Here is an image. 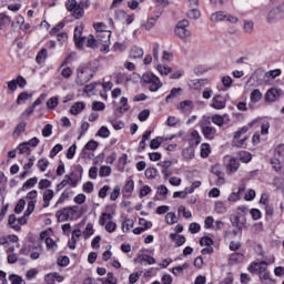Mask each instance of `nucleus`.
<instances>
[{
  "instance_id": "nucleus-1",
  "label": "nucleus",
  "mask_w": 284,
  "mask_h": 284,
  "mask_svg": "<svg viewBox=\"0 0 284 284\" xmlns=\"http://www.w3.org/2000/svg\"><path fill=\"white\" fill-rule=\"evenodd\" d=\"M284 19V2L270 8L266 13L267 23H277Z\"/></svg>"
},
{
  "instance_id": "nucleus-2",
  "label": "nucleus",
  "mask_w": 284,
  "mask_h": 284,
  "mask_svg": "<svg viewBox=\"0 0 284 284\" xmlns=\"http://www.w3.org/2000/svg\"><path fill=\"white\" fill-rule=\"evenodd\" d=\"M200 128L206 141H214L216 139V128L212 126V121H210V116L204 118L203 121L200 122Z\"/></svg>"
},
{
  "instance_id": "nucleus-3",
  "label": "nucleus",
  "mask_w": 284,
  "mask_h": 284,
  "mask_svg": "<svg viewBox=\"0 0 284 284\" xmlns=\"http://www.w3.org/2000/svg\"><path fill=\"white\" fill-rule=\"evenodd\" d=\"M248 272L257 273L260 281H270V271H267V262H255L248 266Z\"/></svg>"
},
{
  "instance_id": "nucleus-4",
  "label": "nucleus",
  "mask_w": 284,
  "mask_h": 284,
  "mask_svg": "<svg viewBox=\"0 0 284 284\" xmlns=\"http://www.w3.org/2000/svg\"><path fill=\"white\" fill-rule=\"evenodd\" d=\"M142 81L143 83H148L150 85V92H159V90L163 88V82H161V79H159V77L152 72L143 73Z\"/></svg>"
},
{
  "instance_id": "nucleus-5",
  "label": "nucleus",
  "mask_w": 284,
  "mask_h": 284,
  "mask_svg": "<svg viewBox=\"0 0 284 284\" xmlns=\"http://www.w3.org/2000/svg\"><path fill=\"white\" fill-rule=\"evenodd\" d=\"M250 130V126H242L239 131L234 132V136H233V146L234 148H247V140L250 139V136H244L243 139H241V136H243V134H247Z\"/></svg>"
},
{
  "instance_id": "nucleus-6",
  "label": "nucleus",
  "mask_w": 284,
  "mask_h": 284,
  "mask_svg": "<svg viewBox=\"0 0 284 284\" xmlns=\"http://www.w3.org/2000/svg\"><path fill=\"white\" fill-rule=\"evenodd\" d=\"M79 206H67L62 210L57 211L55 217L59 223H65V221H72L74 219V214H77V210Z\"/></svg>"
},
{
  "instance_id": "nucleus-7",
  "label": "nucleus",
  "mask_w": 284,
  "mask_h": 284,
  "mask_svg": "<svg viewBox=\"0 0 284 284\" xmlns=\"http://www.w3.org/2000/svg\"><path fill=\"white\" fill-rule=\"evenodd\" d=\"M73 39L75 48H78V50H83V45H85V37H83V26H78L74 28Z\"/></svg>"
},
{
  "instance_id": "nucleus-8",
  "label": "nucleus",
  "mask_w": 284,
  "mask_h": 284,
  "mask_svg": "<svg viewBox=\"0 0 284 284\" xmlns=\"http://www.w3.org/2000/svg\"><path fill=\"white\" fill-rule=\"evenodd\" d=\"M187 26H190V22L187 20H182L178 22L175 27V34L179 37V39H187L190 37V30H187Z\"/></svg>"
},
{
  "instance_id": "nucleus-9",
  "label": "nucleus",
  "mask_w": 284,
  "mask_h": 284,
  "mask_svg": "<svg viewBox=\"0 0 284 284\" xmlns=\"http://www.w3.org/2000/svg\"><path fill=\"white\" fill-rule=\"evenodd\" d=\"M282 95H283V90L272 88L266 92L264 99H265L266 103H274V101H278Z\"/></svg>"
},
{
  "instance_id": "nucleus-10",
  "label": "nucleus",
  "mask_w": 284,
  "mask_h": 284,
  "mask_svg": "<svg viewBox=\"0 0 284 284\" xmlns=\"http://www.w3.org/2000/svg\"><path fill=\"white\" fill-rule=\"evenodd\" d=\"M92 69L89 67H80L78 70V79L81 81V83H88L92 79Z\"/></svg>"
},
{
  "instance_id": "nucleus-11",
  "label": "nucleus",
  "mask_w": 284,
  "mask_h": 284,
  "mask_svg": "<svg viewBox=\"0 0 284 284\" xmlns=\"http://www.w3.org/2000/svg\"><path fill=\"white\" fill-rule=\"evenodd\" d=\"M211 106H213L214 110H223L225 108V99L223 95H215L212 100Z\"/></svg>"
},
{
  "instance_id": "nucleus-12",
  "label": "nucleus",
  "mask_w": 284,
  "mask_h": 284,
  "mask_svg": "<svg viewBox=\"0 0 284 284\" xmlns=\"http://www.w3.org/2000/svg\"><path fill=\"white\" fill-rule=\"evenodd\" d=\"M211 121L212 123H214V125H217L219 128H223V125H225V123H227V121H230V118H227V115H219V114H214L211 116Z\"/></svg>"
},
{
  "instance_id": "nucleus-13",
  "label": "nucleus",
  "mask_w": 284,
  "mask_h": 284,
  "mask_svg": "<svg viewBox=\"0 0 284 284\" xmlns=\"http://www.w3.org/2000/svg\"><path fill=\"white\" fill-rule=\"evenodd\" d=\"M42 199H43L42 207H50V201L54 199V191L51 189H47L43 192Z\"/></svg>"
},
{
  "instance_id": "nucleus-14",
  "label": "nucleus",
  "mask_w": 284,
  "mask_h": 284,
  "mask_svg": "<svg viewBox=\"0 0 284 284\" xmlns=\"http://www.w3.org/2000/svg\"><path fill=\"white\" fill-rule=\"evenodd\" d=\"M239 168H241V163L239 162V160H236V158H231L226 165L229 174H234V172H239Z\"/></svg>"
},
{
  "instance_id": "nucleus-15",
  "label": "nucleus",
  "mask_w": 284,
  "mask_h": 284,
  "mask_svg": "<svg viewBox=\"0 0 284 284\" xmlns=\"http://www.w3.org/2000/svg\"><path fill=\"white\" fill-rule=\"evenodd\" d=\"M194 146H186L185 149L182 150V159L184 161H192L194 159Z\"/></svg>"
},
{
  "instance_id": "nucleus-16",
  "label": "nucleus",
  "mask_w": 284,
  "mask_h": 284,
  "mask_svg": "<svg viewBox=\"0 0 284 284\" xmlns=\"http://www.w3.org/2000/svg\"><path fill=\"white\" fill-rule=\"evenodd\" d=\"M201 143V134H199V131L194 130L191 133V139L189 140V146L196 148Z\"/></svg>"
},
{
  "instance_id": "nucleus-17",
  "label": "nucleus",
  "mask_w": 284,
  "mask_h": 284,
  "mask_svg": "<svg viewBox=\"0 0 284 284\" xmlns=\"http://www.w3.org/2000/svg\"><path fill=\"white\" fill-rule=\"evenodd\" d=\"M83 110H85V103L84 102H75L74 104H72V106L70 109V113L73 114L74 116H77V114H81V112H83Z\"/></svg>"
},
{
  "instance_id": "nucleus-18",
  "label": "nucleus",
  "mask_w": 284,
  "mask_h": 284,
  "mask_svg": "<svg viewBox=\"0 0 284 284\" xmlns=\"http://www.w3.org/2000/svg\"><path fill=\"white\" fill-rule=\"evenodd\" d=\"M132 192H134V180H129L123 186L122 193L124 196H132Z\"/></svg>"
},
{
  "instance_id": "nucleus-19",
  "label": "nucleus",
  "mask_w": 284,
  "mask_h": 284,
  "mask_svg": "<svg viewBox=\"0 0 284 284\" xmlns=\"http://www.w3.org/2000/svg\"><path fill=\"white\" fill-rule=\"evenodd\" d=\"M170 239L176 244V247H181V245H185L186 239L183 235L171 233Z\"/></svg>"
},
{
  "instance_id": "nucleus-20",
  "label": "nucleus",
  "mask_w": 284,
  "mask_h": 284,
  "mask_svg": "<svg viewBox=\"0 0 284 284\" xmlns=\"http://www.w3.org/2000/svg\"><path fill=\"white\" fill-rule=\"evenodd\" d=\"M45 59H48V49L42 48L36 57V63L41 65V63H45Z\"/></svg>"
},
{
  "instance_id": "nucleus-21",
  "label": "nucleus",
  "mask_w": 284,
  "mask_h": 284,
  "mask_svg": "<svg viewBox=\"0 0 284 284\" xmlns=\"http://www.w3.org/2000/svg\"><path fill=\"white\" fill-rule=\"evenodd\" d=\"M37 183H39V178H37V176L30 178L29 180H27L23 183L21 191L26 192V190H30V187H34V185H37Z\"/></svg>"
},
{
  "instance_id": "nucleus-22",
  "label": "nucleus",
  "mask_w": 284,
  "mask_h": 284,
  "mask_svg": "<svg viewBox=\"0 0 284 284\" xmlns=\"http://www.w3.org/2000/svg\"><path fill=\"white\" fill-rule=\"evenodd\" d=\"M194 108V103L191 100H184L180 102L179 110H182L183 112H190Z\"/></svg>"
},
{
  "instance_id": "nucleus-23",
  "label": "nucleus",
  "mask_w": 284,
  "mask_h": 284,
  "mask_svg": "<svg viewBox=\"0 0 284 284\" xmlns=\"http://www.w3.org/2000/svg\"><path fill=\"white\" fill-rule=\"evenodd\" d=\"M130 110V104H128V98L122 97L120 100V106L116 109V112L123 114V112H128Z\"/></svg>"
},
{
  "instance_id": "nucleus-24",
  "label": "nucleus",
  "mask_w": 284,
  "mask_h": 284,
  "mask_svg": "<svg viewBox=\"0 0 284 284\" xmlns=\"http://www.w3.org/2000/svg\"><path fill=\"white\" fill-rule=\"evenodd\" d=\"M159 17H161L160 13L155 14L154 17H151L146 20V23L144 24V30H152L154 26H156V21H159Z\"/></svg>"
},
{
  "instance_id": "nucleus-25",
  "label": "nucleus",
  "mask_w": 284,
  "mask_h": 284,
  "mask_svg": "<svg viewBox=\"0 0 284 284\" xmlns=\"http://www.w3.org/2000/svg\"><path fill=\"white\" fill-rule=\"evenodd\" d=\"M8 223L12 230H16V232H19L21 230V225H19V222L17 220V215L11 214L8 219Z\"/></svg>"
},
{
  "instance_id": "nucleus-26",
  "label": "nucleus",
  "mask_w": 284,
  "mask_h": 284,
  "mask_svg": "<svg viewBox=\"0 0 284 284\" xmlns=\"http://www.w3.org/2000/svg\"><path fill=\"white\" fill-rule=\"evenodd\" d=\"M64 179L68 182V185H72V187H77L79 184V175H77L74 172L71 173V175H65Z\"/></svg>"
},
{
  "instance_id": "nucleus-27",
  "label": "nucleus",
  "mask_w": 284,
  "mask_h": 284,
  "mask_svg": "<svg viewBox=\"0 0 284 284\" xmlns=\"http://www.w3.org/2000/svg\"><path fill=\"white\" fill-rule=\"evenodd\" d=\"M226 14L223 11H217L212 13L211 21L213 23H219V21H225Z\"/></svg>"
},
{
  "instance_id": "nucleus-28",
  "label": "nucleus",
  "mask_w": 284,
  "mask_h": 284,
  "mask_svg": "<svg viewBox=\"0 0 284 284\" xmlns=\"http://www.w3.org/2000/svg\"><path fill=\"white\" fill-rule=\"evenodd\" d=\"M214 210L217 214H225L227 212V206L225 205V202L216 201Z\"/></svg>"
},
{
  "instance_id": "nucleus-29",
  "label": "nucleus",
  "mask_w": 284,
  "mask_h": 284,
  "mask_svg": "<svg viewBox=\"0 0 284 284\" xmlns=\"http://www.w3.org/2000/svg\"><path fill=\"white\" fill-rule=\"evenodd\" d=\"M186 17L189 19H193V20L201 19V11L199 10V7L191 8V10H189Z\"/></svg>"
},
{
  "instance_id": "nucleus-30",
  "label": "nucleus",
  "mask_w": 284,
  "mask_h": 284,
  "mask_svg": "<svg viewBox=\"0 0 284 284\" xmlns=\"http://www.w3.org/2000/svg\"><path fill=\"white\" fill-rule=\"evenodd\" d=\"M143 54H144L143 50L139 47H133L130 52L131 59H141L143 58Z\"/></svg>"
},
{
  "instance_id": "nucleus-31",
  "label": "nucleus",
  "mask_w": 284,
  "mask_h": 284,
  "mask_svg": "<svg viewBox=\"0 0 284 284\" xmlns=\"http://www.w3.org/2000/svg\"><path fill=\"white\" fill-rule=\"evenodd\" d=\"M239 160L242 163H250V161H252V153L247 152V151H241L239 153Z\"/></svg>"
},
{
  "instance_id": "nucleus-32",
  "label": "nucleus",
  "mask_w": 284,
  "mask_h": 284,
  "mask_svg": "<svg viewBox=\"0 0 284 284\" xmlns=\"http://www.w3.org/2000/svg\"><path fill=\"white\" fill-rule=\"evenodd\" d=\"M250 99H251L252 103H258V101H261V99H263V93L261 92V90L255 89L252 91Z\"/></svg>"
},
{
  "instance_id": "nucleus-33",
  "label": "nucleus",
  "mask_w": 284,
  "mask_h": 284,
  "mask_svg": "<svg viewBox=\"0 0 284 284\" xmlns=\"http://www.w3.org/2000/svg\"><path fill=\"white\" fill-rule=\"evenodd\" d=\"M49 165H50V161H48V159L45 158L40 159L37 163V168L40 170V172H45Z\"/></svg>"
},
{
  "instance_id": "nucleus-34",
  "label": "nucleus",
  "mask_w": 284,
  "mask_h": 284,
  "mask_svg": "<svg viewBox=\"0 0 284 284\" xmlns=\"http://www.w3.org/2000/svg\"><path fill=\"white\" fill-rule=\"evenodd\" d=\"M101 40H95L94 39V36L92 34H89L88 38H87V47L88 48H99V43H100Z\"/></svg>"
},
{
  "instance_id": "nucleus-35",
  "label": "nucleus",
  "mask_w": 284,
  "mask_h": 284,
  "mask_svg": "<svg viewBox=\"0 0 284 284\" xmlns=\"http://www.w3.org/2000/svg\"><path fill=\"white\" fill-rule=\"evenodd\" d=\"M26 125H28L26 121L20 122L13 131V136H20V134H23V132H26Z\"/></svg>"
},
{
  "instance_id": "nucleus-36",
  "label": "nucleus",
  "mask_w": 284,
  "mask_h": 284,
  "mask_svg": "<svg viewBox=\"0 0 284 284\" xmlns=\"http://www.w3.org/2000/svg\"><path fill=\"white\" fill-rule=\"evenodd\" d=\"M70 194H72V192L65 190L61 193L59 200L57 201L55 203V207L59 206V205H63V203H65V200L67 199H70Z\"/></svg>"
},
{
  "instance_id": "nucleus-37",
  "label": "nucleus",
  "mask_w": 284,
  "mask_h": 284,
  "mask_svg": "<svg viewBox=\"0 0 284 284\" xmlns=\"http://www.w3.org/2000/svg\"><path fill=\"white\" fill-rule=\"evenodd\" d=\"M210 152H212V150L210 149V144L203 143L201 145V153H200L202 159H207L210 156Z\"/></svg>"
},
{
  "instance_id": "nucleus-38",
  "label": "nucleus",
  "mask_w": 284,
  "mask_h": 284,
  "mask_svg": "<svg viewBox=\"0 0 284 284\" xmlns=\"http://www.w3.org/2000/svg\"><path fill=\"white\" fill-rule=\"evenodd\" d=\"M158 72L162 75V77H168V74H170V72H172V68L168 67V65H163V64H159L156 67Z\"/></svg>"
},
{
  "instance_id": "nucleus-39",
  "label": "nucleus",
  "mask_w": 284,
  "mask_h": 284,
  "mask_svg": "<svg viewBox=\"0 0 284 284\" xmlns=\"http://www.w3.org/2000/svg\"><path fill=\"white\" fill-rule=\"evenodd\" d=\"M59 105V97H52L47 101V108L49 110H54Z\"/></svg>"
},
{
  "instance_id": "nucleus-40",
  "label": "nucleus",
  "mask_w": 284,
  "mask_h": 284,
  "mask_svg": "<svg viewBox=\"0 0 284 284\" xmlns=\"http://www.w3.org/2000/svg\"><path fill=\"white\" fill-rule=\"evenodd\" d=\"M9 281L11 284H26V280L17 274L9 275Z\"/></svg>"
},
{
  "instance_id": "nucleus-41",
  "label": "nucleus",
  "mask_w": 284,
  "mask_h": 284,
  "mask_svg": "<svg viewBox=\"0 0 284 284\" xmlns=\"http://www.w3.org/2000/svg\"><path fill=\"white\" fill-rule=\"evenodd\" d=\"M71 13L74 19H81V17H83V14H85V11L82 9L81 6L78 4V7L75 9H73L71 11Z\"/></svg>"
},
{
  "instance_id": "nucleus-42",
  "label": "nucleus",
  "mask_w": 284,
  "mask_h": 284,
  "mask_svg": "<svg viewBox=\"0 0 284 284\" xmlns=\"http://www.w3.org/2000/svg\"><path fill=\"white\" fill-rule=\"evenodd\" d=\"M200 245L202 247H212V245H214V241L212 240V237L204 236L200 240Z\"/></svg>"
},
{
  "instance_id": "nucleus-43",
  "label": "nucleus",
  "mask_w": 284,
  "mask_h": 284,
  "mask_svg": "<svg viewBox=\"0 0 284 284\" xmlns=\"http://www.w3.org/2000/svg\"><path fill=\"white\" fill-rule=\"evenodd\" d=\"M271 165L275 172H281L283 170V164H281V160L273 158L271 159Z\"/></svg>"
},
{
  "instance_id": "nucleus-44",
  "label": "nucleus",
  "mask_w": 284,
  "mask_h": 284,
  "mask_svg": "<svg viewBox=\"0 0 284 284\" xmlns=\"http://www.w3.org/2000/svg\"><path fill=\"white\" fill-rule=\"evenodd\" d=\"M132 227H134V220L126 219L122 223V231H124V232H130V230H132Z\"/></svg>"
},
{
  "instance_id": "nucleus-45",
  "label": "nucleus",
  "mask_w": 284,
  "mask_h": 284,
  "mask_svg": "<svg viewBox=\"0 0 284 284\" xmlns=\"http://www.w3.org/2000/svg\"><path fill=\"white\" fill-rule=\"evenodd\" d=\"M212 172L213 174H215V176H217L220 184L225 183V180L223 179V172H221V169L219 166H213Z\"/></svg>"
},
{
  "instance_id": "nucleus-46",
  "label": "nucleus",
  "mask_w": 284,
  "mask_h": 284,
  "mask_svg": "<svg viewBox=\"0 0 284 284\" xmlns=\"http://www.w3.org/2000/svg\"><path fill=\"white\" fill-rule=\"evenodd\" d=\"M91 108L94 110V112H103V110H105V103L101 101H94Z\"/></svg>"
},
{
  "instance_id": "nucleus-47",
  "label": "nucleus",
  "mask_w": 284,
  "mask_h": 284,
  "mask_svg": "<svg viewBox=\"0 0 284 284\" xmlns=\"http://www.w3.org/2000/svg\"><path fill=\"white\" fill-rule=\"evenodd\" d=\"M52 186V182L48 179H42L38 183L39 190H48V187Z\"/></svg>"
},
{
  "instance_id": "nucleus-48",
  "label": "nucleus",
  "mask_w": 284,
  "mask_h": 284,
  "mask_svg": "<svg viewBox=\"0 0 284 284\" xmlns=\"http://www.w3.org/2000/svg\"><path fill=\"white\" fill-rule=\"evenodd\" d=\"M108 221H112V214L110 213H102L100 219H99V224L101 226L105 225Z\"/></svg>"
},
{
  "instance_id": "nucleus-49",
  "label": "nucleus",
  "mask_w": 284,
  "mask_h": 284,
  "mask_svg": "<svg viewBox=\"0 0 284 284\" xmlns=\"http://www.w3.org/2000/svg\"><path fill=\"white\" fill-rule=\"evenodd\" d=\"M84 239H89L92 236V234H94V226H92V224H87L84 231L82 232Z\"/></svg>"
},
{
  "instance_id": "nucleus-50",
  "label": "nucleus",
  "mask_w": 284,
  "mask_h": 284,
  "mask_svg": "<svg viewBox=\"0 0 284 284\" xmlns=\"http://www.w3.org/2000/svg\"><path fill=\"white\" fill-rule=\"evenodd\" d=\"M97 136H101V139H108V136H110V129H108V126H101L97 133Z\"/></svg>"
},
{
  "instance_id": "nucleus-51",
  "label": "nucleus",
  "mask_w": 284,
  "mask_h": 284,
  "mask_svg": "<svg viewBox=\"0 0 284 284\" xmlns=\"http://www.w3.org/2000/svg\"><path fill=\"white\" fill-rule=\"evenodd\" d=\"M26 210V200L20 199L14 207L16 214H21Z\"/></svg>"
},
{
  "instance_id": "nucleus-52",
  "label": "nucleus",
  "mask_w": 284,
  "mask_h": 284,
  "mask_svg": "<svg viewBox=\"0 0 284 284\" xmlns=\"http://www.w3.org/2000/svg\"><path fill=\"white\" fill-rule=\"evenodd\" d=\"M145 176L146 179H156V175L159 174V171L154 168H148L145 170Z\"/></svg>"
},
{
  "instance_id": "nucleus-53",
  "label": "nucleus",
  "mask_w": 284,
  "mask_h": 284,
  "mask_svg": "<svg viewBox=\"0 0 284 284\" xmlns=\"http://www.w3.org/2000/svg\"><path fill=\"white\" fill-rule=\"evenodd\" d=\"M165 219H166L168 225H174V223L179 221V219L176 217V214L172 212L168 213L165 215Z\"/></svg>"
},
{
  "instance_id": "nucleus-54",
  "label": "nucleus",
  "mask_w": 284,
  "mask_h": 284,
  "mask_svg": "<svg viewBox=\"0 0 284 284\" xmlns=\"http://www.w3.org/2000/svg\"><path fill=\"white\" fill-rule=\"evenodd\" d=\"M104 230L109 234H112V232L116 231V224L110 220L108 223L104 224Z\"/></svg>"
},
{
  "instance_id": "nucleus-55",
  "label": "nucleus",
  "mask_w": 284,
  "mask_h": 284,
  "mask_svg": "<svg viewBox=\"0 0 284 284\" xmlns=\"http://www.w3.org/2000/svg\"><path fill=\"white\" fill-rule=\"evenodd\" d=\"M119 196H121V186L115 185L113 191L110 194V199H111V201H116V199H119Z\"/></svg>"
},
{
  "instance_id": "nucleus-56",
  "label": "nucleus",
  "mask_w": 284,
  "mask_h": 284,
  "mask_svg": "<svg viewBox=\"0 0 284 284\" xmlns=\"http://www.w3.org/2000/svg\"><path fill=\"white\" fill-rule=\"evenodd\" d=\"M36 205H37V201H29L28 207L24 211V216H30V214H32V212H34Z\"/></svg>"
},
{
  "instance_id": "nucleus-57",
  "label": "nucleus",
  "mask_w": 284,
  "mask_h": 284,
  "mask_svg": "<svg viewBox=\"0 0 284 284\" xmlns=\"http://www.w3.org/2000/svg\"><path fill=\"white\" fill-rule=\"evenodd\" d=\"M116 277H114V274L112 272H109L106 274L105 281L102 282V284H116Z\"/></svg>"
},
{
  "instance_id": "nucleus-58",
  "label": "nucleus",
  "mask_w": 284,
  "mask_h": 284,
  "mask_svg": "<svg viewBox=\"0 0 284 284\" xmlns=\"http://www.w3.org/2000/svg\"><path fill=\"white\" fill-rule=\"evenodd\" d=\"M99 174L102 178L110 176V174H112V168L105 165L101 166Z\"/></svg>"
},
{
  "instance_id": "nucleus-59",
  "label": "nucleus",
  "mask_w": 284,
  "mask_h": 284,
  "mask_svg": "<svg viewBox=\"0 0 284 284\" xmlns=\"http://www.w3.org/2000/svg\"><path fill=\"white\" fill-rule=\"evenodd\" d=\"M97 148H99V142L94 141V140H90L85 145H84V150H90L92 152H94V150H97Z\"/></svg>"
},
{
  "instance_id": "nucleus-60",
  "label": "nucleus",
  "mask_w": 284,
  "mask_h": 284,
  "mask_svg": "<svg viewBox=\"0 0 284 284\" xmlns=\"http://www.w3.org/2000/svg\"><path fill=\"white\" fill-rule=\"evenodd\" d=\"M78 6L79 3L77 2V0H68L65 2V8L69 12H72Z\"/></svg>"
},
{
  "instance_id": "nucleus-61",
  "label": "nucleus",
  "mask_w": 284,
  "mask_h": 284,
  "mask_svg": "<svg viewBox=\"0 0 284 284\" xmlns=\"http://www.w3.org/2000/svg\"><path fill=\"white\" fill-rule=\"evenodd\" d=\"M18 150H19L20 154H30V146L28 145L27 142H23L22 144H20L18 146Z\"/></svg>"
},
{
  "instance_id": "nucleus-62",
  "label": "nucleus",
  "mask_w": 284,
  "mask_h": 284,
  "mask_svg": "<svg viewBox=\"0 0 284 284\" xmlns=\"http://www.w3.org/2000/svg\"><path fill=\"white\" fill-rule=\"evenodd\" d=\"M52 135V124H47L43 129H42V136H44V139H48V136Z\"/></svg>"
},
{
  "instance_id": "nucleus-63",
  "label": "nucleus",
  "mask_w": 284,
  "mask_h": 284,
  "mask_svg": "<svg viewBox=\"0 0 284 284\" xmlns=\"http://www.w3.org/2000/svg\"><path fill=\"white\" fill-rule=\"evenodd\" d=\"M29 93L28 92H22L18 95V99H17V103L18 105H21V103H26V101H28V98H29Z\"/></svg>"
},
{
  "instance_id": "nucleus-64",
  "label": "nucleus",
  "mask_w": 284,
  "mask_h": 284,
  "mask_svg": "<svg viewBox=\"0 0 284 284\" xmlns=\"http://www.w3.org/2000/svg\"><path fill=\"white\" fill-rule=\"evenodd\" d=\"M103 284V278H92V277H87L83 282V284Z\"/></svg>"
}]
</instances>
